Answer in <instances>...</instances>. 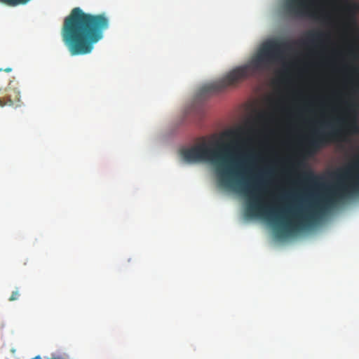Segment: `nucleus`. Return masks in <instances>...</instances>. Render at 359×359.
I'll return each mask as SVG.
<instances>
[{"label":"nucleus","mask_w":359,"mask_h":359,"mask_svg":"<svg viewBox=\"0 0 359 359\" xmlns=\"http://www.w3.org/2000/svg\"><path fill=\"white\" fill-rule=\"evenodd\" d=\"M233 144L203 141L181 151L182 158L188 163L209 162L215 166L220 183L233 187L248 198L247 214L250 217L264 216L276 220L280 214H286L283 230L292 233L313 224L327 208L333 205V191L314 203L311 208L304 210L299 205H287L283 208L271 207L264 203L262 183L259 177H250L252 183L237 178L249 175L253 168V155H236Z\"/></svg>","instance_id":"f257e3e1"},{"label":"nucleus","mask_w":359,"mask_h":359,"mask_svg":"<svg viewBox=\"0 0 359 359\" xmlns=\"http://www.w3.org/2000/svg\"><path fill=\"white\" fill-rule=\"evenodd\" d=\"M109 19L105 14L86 13L79 7L74 8L65 18L62 29V39L71 55L90 53L95 44L104 36L108 29Z\"/></svg>","instance_id":"f03ea898"},{"label":"nucleus","mask_w":359,"mask_h":359,"mask_svg":"<svg viewBox=\"0 0 359 359\" xmlns=\"http://www.w3.org/2000/svg\"><path fill=\"white\" fill-rule=\"evenodd\" d=\"M290 43L287 41L265 42L249 63L233 69L219 80L203 86L201 88L202 92L218 93L228 86L235 85L249 76H254L257 71L265 69L280 59L283 50L290 49Z\"/></svg>","instance_id":"7ed1b4c3"},{"label":"nucleus","mask_w":359,"mask_h":359,"mask_svg":"<svg viewBox=\"0 0 359 359\" xmlns=\"http://www.w3.org/2000/svg\"><path fill=\"white\" fill-rule=\"evenodd\" d=\"M313 2L309 0H287L285 8L288 13L296 16H309L320 19L323 15L312 8Z\"/></svg>","instance_id":"20e7f679"},{"label":"nucleus","mask_w":359,"mask_h":359,"mask_svg":"<svg viewBox=\"0 0 359 359\" xmlns=\"http://www.w3.org/2000/svg\"><path fill=\"white\" fill-rule=\"evenodd\" d=\"M341 135L338 130L332 129L328 132L317 131L306 145V152L316 151L329 142L336 140Z\"/></svg>","instance_id":"39448f33"},{"label":"nucleus","mask_w":359,"mask_h":359,"mask_svg":"<svg viewBox=\"0 0 359 359\" xmlns=\"http://www.w3.org/2000/svg\"><path fill=\"white\" fill-rule=\"evenodd\" d=\"M6 98L10 101L9 106L19 107L21 106L20 93L18 88L15 87L11 82L6 88Z\"/></svg>","instance_id":"423d86ee"},{"label":"nucleus","mask_w":359,"mask_h":359,"mask_svg":"<svg viewBox=\"0 0 359 359\" xmlns=\"http://www.w3.org/2000/svg\"><path fill=\"white\" fill-rule=\"evenodd\" d=\"M347 50L350 55L355 58H359V38L353 37L347 45Z\"/></svg>","instance_id":"0eeeda50"},{"label":"nucleus","mask_w":359,"mask_h":359,"mask_svg":"<svg viewBox=\"0 0 359 359\" xmlns=\"http://www.w3.org/2000/svg\"><path fill=\"white\" fill-rule=\"evenodd\" d=\"M325 36V34L320 31H311L307 34L306 41L307 43L314 44L320 42Z\"/></svg>","instance_id":"6e6552de"},{"label":"nucleus","mask_w":359,"mask_h":359,"mask_svg":"<svg viewBox=\"0 0 359 359\" xmlns=\"http://www.w3.org/2000/svg\"><path fill=\"white\" fill-rule=\"evenodd\" d=\"M245 130L243 128H239L236 130H230L223 133V136L229 139H240L245 135Z\"/></svg>","instance_id":"1a4fd4ad"},{"label":"nucleus","mask_w":359,"mask_h":359,"mask_svg":"<svg viewBox=\"0 0 359 359\" xmlns=\"http://www.w3.org/2000/svg\"><path fill=\"white\" fill-rule=\"evenodd\" d=\"M303 177L306 181L312 183L316 182V181L319 179V177L315 175L314 173L311 171L304 172Z\"/></svg>","instance_id":"9d476101"},{"label":"nucleus","mask_w":359,"mask_h":359,"mask_svg":"<svg viewBox=\"0 0 359 359\" xmlns=\"http://www.w3.org/2000/svg\"><path fill=\"white\" fill-rule=\"evenodd\" d=\"M347 128L352 133L359 132V126L356 122H352L347 125Z\"/></svg>","instance_id":"9b49d317"},{"label":"nucleus","mask_w":359,"mask_h":359,"mask_svg":"<svg viewBox=\"0 0 359 359\" xmlns=\"http://www.w3.org/2000/svg\"><path fill=\"white\" fill-rule=\"evenodd\" d=\"M20 296V292L18 289L17 288L15 291H13L9 297V301L13 302L18 300Z\"/></svg>","instance_id":"f8f14e48"},{"label":"nucleus","mask_w":359,"mask_h":359,"mask_svg":"<svg viewBox=\"0 0 359 359\" xmlns=\"http://www.w3.org/2000/svg\"><path fill=\"white\" fill-rule=\"evenodd\" d=\"M10 101L6 97L0 98V107L9 106Z\"/></svg>","instance_id":"ddd939ff"},{"label":"nucleus","mask_w":359,"mask_h":359,"mask_svg":"<svg viewBox=\"0 0 359 359\" xmlns=\"http://www.w3.org/2000/svg\"><path fill=\"white\" fill-rule=\"evenodd\" d=\"M348 9L353 11H359V4L355 3L348 6Z\"/></svg>","instance_id":"4468645a"},{"label":"nucleus","mask_w":359,"mask_h":359,"mask_svg":"<svg viewBox=\"0 0 359 359\" xmlns=\"http://www.w3.org/2000/svg\"><path fill=\"white\" fill-rule=\"evenodd\" d=\"M11 72L12 71V69L11 67H7L6 69L0 68V72Z\"/></svg>","instance_id":"2eb2a0df"},{"label":"nucleus","mask_w":359,"mask_h":359,"mask_svg":"<svg viewBox=\"0 0 359 359\" xmlns=\"http://www.w3.org/2000/svg\"><path fill=\"white\" fill-rule=\"evenodd\" d=\"M265 116H266V114L265 113H261V114H259L258 118L259 119L262 120V119H264L265 118Z\"/></svg>","instance_id":"dca6fc26"},{"label":"nucleus","mask_w":359,"mask_h":359,"mask_svg":"<svg viewBox=\"0 0 359 359\" xmlns=\"http://www.w3.org/2000/svg\"><path fill=\"white\" fill-rule=\"evenodd\" d=\"M31 359H42V358L41 357V355H36Z\"/></svg>","instance_id":"f3484780"},{"label":"nucleus","mask_w":359,"mask_h":359,"mask_svg":"<svg viewBox=\"0 0 359 359\" xmlns=\"http://www.w3.org/2000/svg\"><path fill=\"white\" fill-rule=\"evenodd\" d=\"M297 165H298L299 166H301V165H302V162H298Z\"/></svg>","instance_id":"a211bd4d"}]
</instances>
